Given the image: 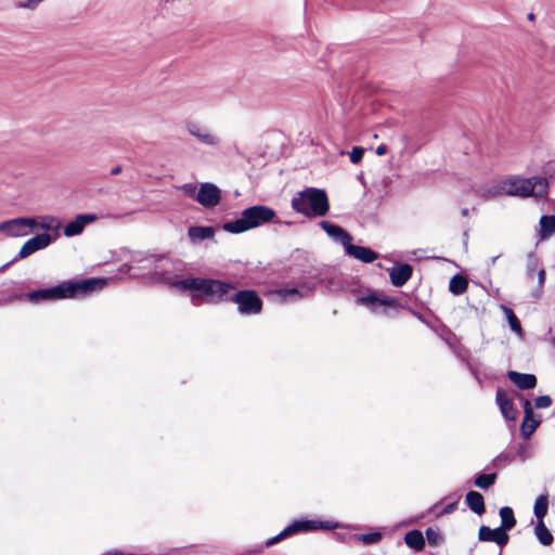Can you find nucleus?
I'll list each match as a JSON object with an SVG mask.
<instances>
[{
    "label": "nucleus",
    "instance_id": "obj_29",
    "mask_svg": "<svg viewBox=\"0 0 555 555\" xmlns=\"http://www.w3.org/2000/svg\"><path fill=\"white\" fill-rule=\"evenodd\" d=\"M533 512L538 520H543L547 514V495L541 494L537 498Z\"/></svg>",
    "mask_w": 555,
    "mask_h": 555
},
{
    "label": "nucleus",
    "instance_id": "obj_14",
    "mask_svg": "<svg viewBox=\"0 0 555 555\" xmlns=\"http://www.w3.org/2000/svg\"><path fill=\"white\" fill-rule=\"evenodd\" d=\"M478 538L480 541L495 542L501 547L506 545L508 542V534L500 527L491 529L488 526H481L479 528Z\"/></svg>",
    "mask_w": 555,
    "mask_h": 555
},
{
    "label": "nucleus",
    "instance_id": "obj_45",
    "mask_svg": "<svg viewBox=\"0 0 555 555\" xmlns=\"http://www.w3.org/2000/svg\"><path fill=\"white\" fill-rule=\"evenodd\" d=\"M461 214H462V216H463V217H467V216L469 215V210H468V208H463V209L461 210Z\"/></svg>",
    "mask_w": 555,
    "mask_h": 555
},
{
    "label": "nucleus",
    "instance_id": "obj_7",
    "mask_svg": "<svg viewBox=\"0 0 555 555\" xmlns=\"http://www.w3.org/2000/svg\"><path fill=\"white\" fill-rule=\"evenodd\" d=\"M331 526L326 521H315V520H297L287 526L283 531H281L275 537L269 539L266 542L267 546H272L273 544L280 542L286 537L295 534L300 531H314L318 529H330Z\"/></svg>",
    "mask_w": 555,
    "mask_h": 555
},
{
    "label": "nucleus",
    "instance_id": "obj_16",
    "mask_svg": "<svg viewBox=\"0 0 555 555\" xmlns=\"http://www.w3.org/2000/svg\"><path fill=\"white\" fill-rule=\"evenodd\" d=\"M320 227L326 232V234L332 237L335 242L340 243L344 248L346 245L351 242L352 237L351 235L345 231L343 228H340L337 224H334L330 221H321Z\"/></svg>",
    "mask_w": 555,
    "mask_h": 555
},
{
    "label": "nucleus",
    "instance_id": "obj_6",
    "mask_svg": "<svg viewBox=\"0 0 555 555\" xmlns=\"http://www.w3.org/2000/svg\"><path fill=\"white\" fill-rule=\"evenodd\" d=\"M229 301L237 305V311L242 315H256L262 311V299L254 289L232 293Z\"/></svg>",
    "mask_w": 555,
    "mask_h": 555
},
{
    "label": "nucleus",
    "instance_id": "obj_40",
    "mask_svg": "<svg viewBox=\"0 0 555 555\" xmlns=\"http://www.w3.org/2000/svg\"><path fill=\"white\" fill-rule=\"evenodd\" d=\"M524 412H525L524 422L528 423V422L534 421L532 418L533 409H532L531 402L529 400L524 401Z\"/></svg>",
    "mask_w": 555,
    "mask_h": 555
},
{
    "label": "nucleus",
    "instance_id": "obj_47",
    "mask_svg": "<svg viewBox=\"0 0 555 555\" xmlns=\"http://www.w3.org/2000/svg\"><path fill=\"white\" fill-rule=\"evenodd\" d=\"M151 258H153L155 262L163 259V257H160V256L159 257L151 256Z\"/></svg>",
    "mask_w": 555,
    "mask_h": 555
},
{
    "label": "nucleus",
    "instance_id": "obj_42",
    "mask_svg": "<svg viewBox=\"0 0 555 555\" xmlns=\"http://www.w3.org/2000/svg\"><path fill=\"white\" fill-rule=\"evenodd\" d=\"M426 535H427V539H428V542L430 544H437L438 542V538H439V534L434 532L433 530H427L426 531Z\"/></svg>",
    "mask_w": 555,
    "mask_h": 555
},
{
    "label": "nucleus",
    "instance_id": "obj_15",
    "mask_svg": "<svg viewBox=\"0 0 555 555\" xmlns=\"http://www.w3.org/2000/svg\"><path fill=\"white\" fill-rule=\"evenodd\" d=\"M345 253L348 256L353 257L354 259H357L363 263H372L373 261H375L378 258L377 253L374 251L373 249H371L369 247L353 245V244H351V242H349L346 245Z\"/></svg>",
    "mask_w": 555,
    "mask_h": 555
},
{
    "label": "nucleus",
    "instance_id": "obj_39",
    "mask_svg": "<svg viewBox=\"0 0 555 555\" xmlns=\"http://www.w3.org/2000/svg\"><path fill=\"white\" fill-rule=\"evenodd\" d=\"M545 276H546L545 270L544 269H540L539 272H538V291L534 294V296L537 298H539L541 293H542V289H543V286H544V283H545Z\"/></svg>",
    "mask_w": 555,
    "mask_h": 555
},
{
    "label": "nucleus",
    "instance_id": "obj_1",
    "mask_svg": "<svg viewBox=\"0 0 555 555\" xmlns=\"http://www.w3.org/2000/svg\"><path fill=\"white\" fill-rule=\"evenodd\" d=\"M176 286L192 291V301L198 305V301H205L210 305L228 302L235 285L229 282L215 279L191 278L178 281Z\"/></svg>",
    "mask_w": 555,
    "mask_h": 555
},
{
    "label": "nucleus",
    "instance_id": "obj_18",
    "mask_svg": "<svg viewBox=\"0 0 555 555\" xmlns=\"http://www.w3.org/2000/svg\"><path fill=\"white\" fill-rule=\"evenodd\" d=\"M495 400L506 420L515 421L517 418V410L514 406L513 401L502 389L496 390Z\"/></svg>",
    "mask_w": 555,
    "mask_h": 555
},
{
    "label": "nucleus",
    "instance_id": "obj_17",
    "mask_svg": "<svg viewBox=\"0 0 555 555\" xmlns=\"http://www.w3.org/2000/svg\"><path fill=\"white\" fill-rule=\"evenodd\" d=\"M413 268L409 263H402L389 269L390 282L393 286H403L412 276Z\"/></svg>",
    "mask_w": 555,
    "mask_h": 555
},
{
    "label": "nucleus",
    "instance_id": "obj_23",
    "mask_svg": "<svg viewBox=\"0 0 555 555\" xmlns=\"http://www.w3.org/2000/svg\"><path fill=\"white\" fill-rule=\"evenodd\" d=\"M358 302L361 305H364L366 307H370L371 309H375L376 305L387 306V307H395L398 305V300L396 298H390V297L379 298L375 295L360 297V298H358Z\"/></svg>",
    "mask_w": 555,
    "mask_h": 555
},
{
    "label": "nucleus",
    "instance_id": "obj_5",
    "mask_svg": "<svg viewBox=\"0 0 555 555\" xmlns=\"http://www.w3.org/2000/svg\"><path fill=\"white\" fill-rule=\"evenodd\" d=\"M501 189L507 195L521 197H544L547 195L548 181L545 177H513L502 182Z\"/></svg>",
    "mask_w": 555,
    "mask_h": 555
},
{
    "label": "nucleus",
    "instance_id": "obj_24",
    "mask_svg": "<svg viewBox=\"0 0 555 555\" xmlns=\"http://www.w3.org/2000/svg\"><path fill=\"white\" fill-rule=\"evenodd\" d=\"M465 501L467 506L477 515H482L486 511L483 496L477 491H468Z\"/></svg>",
    "mask_w": 555,
    "mask_h": 555
},
{
    "label": "nucleus",
    "instance_id": "obj_33",
    "mask_svg": "<svg viewBox=\"0 0 555 555\" xmlns=\"http://www.w3.org/2000/svg\"><path fill=\"white\" fill-rule=\"evenodd\" d=\"M44 0H22L15 2L14 7L16 9H26V10H35L41 2Z\"/></svg>",
    "mask_w": 555,
    "mask_h": 555
},
{
    "label": "nucleus",
    "instance_id": "obj_13",
    "mask_svg": "<svg viewBox=\"0 0 555 555\" xmlns=\"http://www.w3.org/2000/svg\"><path fill=\"white\" fill-rule=\"evenodd\" d=\"M96 219V215L93 214L77 215L74 220L69 221L64 227V235L66 237L79 235L87 224L95 221Z\"/></svg>",
    "mask_w": 555,
    "mask_h": 555
},
{
    "label": "nucleus",
    "instance_id": "obj_41",
    "mask_svg": "<svg viewBox=\"0 0 555 555\" xmlns=\"http://www.w3.org/2000/svg\"><path fill=\"white\" fill-rule=\"evenodd\" d=\"M457 508V502H452V503H449L447 504L442 512L440 513V515H447V514H451L453 513L455 509Z\"/></svg>",
    "mask_w": 555,
    "mask_h": 555
},
{
    "label": "nucleus",
    "instance_id": "obj_21",
    "mask_svg": "<svg viewBox=\"0 0 555 555\" xmlns=\"http://www.w3.org/2000/svg\"><path fill=\"white\" fill-rule=\"evenodd\" d=\"M555 234V215H543L539 220V241H545Z\"/></svg>",
    "mask_w": 555,
    "mask_h": 555
},
{
    "label": "nucleus",
    "instance_id": "obj_35",
    "mask_svg": "<svg viewBox=\"0 0 555 555\" xmlns=\"http://www.w3.org/2000/svg\"><path fill=\"white\" fill-rule=\"evenodd\" d=\"M382 539V533L372 532L359 535V540L364 544H374L377 543Z\"/></svg>",
    "mask_w": 555,
    "mask_h": 555
},
{
    "label": "nucleus",
    "instance_id": "obj_34",
    "mask_svg": "<svg viewBox=\"0 0 555 555\" xmlns=\"http://www.w3.org/2000/svg\"><path fill=\"white\" fill-rule=\"evenodd\" d=\"M538 267V258L534 254L530 253L527 256V274L529 278H533V273Z\"/></svg>",
    "mask_w": 555,
    "mask_h": 555
},
{
    "label": "nucleus",
    "instance_id": "obj_48",
    "mask_svg": "<svg viewBox=\"0 0 555 555\" xmlns=\"http://www.w3.org/2000/svg\"><path fill=\"white\" fill-rule=\"evenodd\" d=\"M533 16H534V15H533L532 13H530V14L528 15L529 20H532V18H533Z\"/></svg>",
    "mask_w": 555,
    "mask_h": 555
},
{
    "label": "nucleus",
    "instance_id": "obj_27",
    "mask_svg": "<svg viewBox=\"0 0 555 555\" xmlns=\"http://www.w3.org/2000/svg\"><path fill=\"white\" fill-rule=\"evenodd\" d=\"M404 542L409 547L415 551H421L425 546L424 537L418 530L409 531L404 537Z\"/></svg>",
    "mask_w": 555,
    "mask_h": 555
},
{
    "label": "nucleus",
    "instance_id": "obj_25",
    "mask_svg": "<svg viewBox=\"0 0 555 555\" xmlns=\"http://www.w3.org/2000/svg\"><path fill=\"white\" fill-rule=\"evenodd\" d=\"M499 515L501 517L500 528L504 532H506L515 527L516 518H515L514 512L511 507H508V506L501 507Z\"/></svg>",
    "mask_w": 555,
    "mask_h": 555
},
{
    "label": "nucleus",
    "instance_id": "obj_28",
    "mask_svg": "<svg viewBox=\"0 0 555 555\" xmlns=\"http://www.w3.org/2000/svg\"><path fill=\"white\" fill-rule=\"evenodd\" d=\"M468 282L463 275L456 274L451 278L449 283V289L454 295H461L466 292Z\"/></svg>",
    "mask_w": 555,
    "mask_h": 555
},
{
    "label": "nucleus",
    "instance_id": "obj_8",
    "mask_svg": "<svg viewBox=\"0 0 555 555\" xmlns=\"http://www.w3.org/2000/svg\"><path fill=\"white\" fill-rule=\"evenodd\" d=\"M52 243V237L48 233L38 234L24 243L18 254L9 262L0 268V272H4L13 262L24 259L34 253L48 247Z\"/></svg>",
    "mask_w": 555,
    "mask_h": 555
},
{
    "label": "nucleus",
    "instance_id": "obj_36",
    "mask_svg": "<svg viewBox=\"0 0 555 555\" xmlns=\"http://www.w3.org/2000/svg\"><path fill=\"white\" fill-rule=\"evenodd\" d=\"M179 189L185 196L196 199V194L198 190L194 183H185L181 185Z\"/></svg>",
    "mask_w": 555,
    "mask_h": 555
},
{
    "label": "nucleus",
    "instance_id": "obj_46",
    "mask_svg": "<svg viewBox=\"0 0 555 555\" xmlns=\"http://www.w3.org/2000/svg\"><path fill=\"white\" fill-rule=\"evenodd\" d=\"M498 258H499V256H495V257H492V258L490 259V262H491V264H492V266L495 263V261H496V259H498Z\"/></svg>",
    "mask_w": 555,
    "mask_h": 555
},
{
    "label": "nucleus",
    "instance_id": "obj_32",
    "mask_svg": "<svg viewBox=\"0 0 555 555\" xmlns=\"http://www.w3.org/2000/svg\"><path fill=\"white\" fill-rule=\"evenodd\" d=\"M539 424H540L539 421H531L528 423L522 422L521 428H520L522 437L525 439H528L533 434V431L537 429Z\"/></svg>",
    "mask_w": 555,
    "mask_h": 555
},
{
    "label": "nucleus",
    "instance_id": "obj_3",
    "mask_svg": "<svg viewBox=\"0 0 555 555\" xmlns=\"http://www.w3.org/2000/svg\"><path fill=\"white\" fill-rule=\"evenodd\" d=\"M292 208L307 217H324L330 210V202L325 190L306 188L298 192L291 202Z\"/></svg>",
    "mask_w": 555,
    "mask_h": 555
},
{
    "label": "nucleus",
    "instance_id": "obj_43",
    "mask_svg": "<svg viewBox=\"0 0 555 555\" xmlns=\"http://www.w3.org/2000/svg\"><path fill=\"white\" fill-rule=\"evenodd\" d=\"M387 153V146L382 144L379 146H377L376 149V154L382 156V155H385Z\"/></svg>",
    "mask_w": 555,
    "mask_h": 555
},
{
    "label": "nucleus",
    "instance_id": "obj_12",
    "mask_svg": "<svg viewBox=\"0 0 555 555\" xmlns=\"http://www.w3.org/2000/svg\"><path fill=\"white\" fill-rule=\"evenodd\" d=\"M315 282H304L298 287H285L276 291L278 296L283 300H298L313 294Z\"/></svg>",
    "mask_w": 555,
    "mask_h": 555
},
{
    "label": "nucleus",
    "instance_id": "obj_2",
    "mask_svg": "<svg viewBox=\"0 0 555 555\" xmlns=\"http://www.w3.org/2000/svg\"><path fill=\"white\" fill-rule=\"evenodd\" d=\"M104 279H86L76 282H62L56 286L29 292L26 297L30 302L55 301L65 298H74L78 295H87L105 285Z\"/></svg>",
    "mask_w": 555,
    "mask_h": 555
},
{
    "label": "nucleus",
    "instance_id": "obj_4",
    "mask_svg": "<svg viewBox=\"0 0 555 555\" xmlns=\"http://www.w3.org/2000/svg\"><path fill=\"white\" fill-rule=\"evenodd\" d=\"M274 217L275 211L272 208L256 205L244 209L241 214V218L224 222L222 229L225 232L238 234L264 223L272 222Z\"/></svg>",
    "mask_w": 555,
    "mask_h": 555
},
{
    "label": "nucleus",
    "instance_id": "obj_44",
    "mask_svg": "<svg viewBox=\"0 0 555 555\" xmlns=\"http://www.w3.org/2000/svg\"><path fill=\"white\" fill-rule=\"evenodd\" d=\"M122 172V167L120 165H117L112 168L111 176H117Z\"/></svg>",
    "mask_w": 555,
    "mask_h": 555
},
{
    "label": "nucleus",
    "instance_id": "obj_37",
    "mask_svg": "<svg viewBox=\"0 0 555 555\" xmlns=\"http://www.w3.org/2000/svg\"><path fill=\"white\" fill-rule=\"evenodd\" d=\"M364 154V150L360 146H353L352 151L350 152V162L352 164H358L361 162Z\"/></svg>",
    "mask_w": 555,
    "mask_h": 555
},
{
    "label": "nucleus",
    "instance_id": "obj_19",
    "mask_svg": "<svg viewBox=\"0 0 555 555\" xmlns=\"http://www.w3.org/2000/svg\"><path fill=\"white\" fill-rule=\"evenodd\" d=\"M507 377L521 390L533 389L537 386V377L533 374L509 371Z\"/></svg>",
    "mask_w": 555,
    "mask_h": 555
},
{
    "label": "nucleus",
    "instance_id": "obj_10",
    "mask_svg": "<svg viewBox=\"0 0 555 555\" xmlns=\"http://www.w3.org/2000/svg\"><path fill=\"white\" fill-rule=\"evenodd\" d=\"M185 130L191 137L206 146L215 147L220 143V138L216 133L195 121H188L185 124Z\"/></svg>",
    "mask_w": 555,
    "mask_h": 555
},
{
    "label": "nucleus",
    "instance_id": "obj_9",
    "mask_svg": "<svg viewBox=\"0 0 555 555\" xmlns=\"http://www.w3.org/2000/svg\"><path fill=\"white\" fill-rule=\"evenodd\" d=\"M31 223L34 221L26 217L10 219L0 223V232L10 237L26 236L30 232Z\"/></svg>",
    "mask_w": 555,
    "mask_h": 555
},
{
    "label": "nucleus",
    "instance_id": "obj_20",
    "mask_svg": "<svg viewBox=\"0 0 555 555\" xmlns=\"http://www.w3.org/2000/svg\"><path fill=\"white\" fill-rule=\"evenodd\" d=\"M30 220L34 221V223L29 224L30 231L39 229L44 231L57 232L62 227L60 219L52 216H40L37 218H30Z\"/></svg>",
    "mask_w": 555,
    "mask_h": 555
},
{
    "label": "nucleus",
    "instance_id": "obj_22",
    "mask_svg": "<svg viewBox=\"0 0 555 555\" xmlns=\"http://www.w3.org/2000/svg\"><path fill=\"white\" fill-rule=\"evenodd\" d=\"M188 235L193 244H197L205 240H211L215 235L212 227L193 225L188 230Z\"/></svg>",
    "mask_w": 555,
    "mask_h": 555
},
{
    "label": "nucleus",
    "instance_id": "obj_26",
    "mask_svg": "<svg viewBox=\"0 0 555 555\" xmlns=\"http://www.w3.org/2000/svg\"><path fill=\"white\" fill-rule=\"evenodd\" d=\"M534 534L539 542L544 546L551 545L554 540L553 534L545 526L544 520H538L534 527Z\"/></svg>",
    "mask_w": 555,
    "mask_h": 555
},
{
    "label": "nucleus",
    "instance_id": "obj_31",
    "mask_svg": "<svg viewBox=\"0 0 555 555\" xmlns=\"http://www.w3.org/2000/svg\"><path fill=\"white\" fill-rule=\"evenodd\" d=\"M503 311L506 315L511 330L520 335L522 332L521 324L514 311L507 307H503Z\"/></svg>",
    "mask_w": 555,
    "mask_h": 555
},
{
    "label": "nucleus",
    "instance_id": "obj_11",
    "mask_svg": "<svg viewBox=\"0 0 555 555\" xmlns=\"http://www.w3.org/2000/svg\"><path fill=\"white\" fill-rule=\"evenodd\" d=\"M196 201L206 208L215 207L221 201V191L214 183H202L196 194Z\"/></svg>",
    "mask_w": 555,
    "mask_h": 555
},
{
    "label": "nucleus",
    "instance_id": "obj_30",
    "mask_svg": "<svg viewBox=\"0 0 555 555\" xmlns=\"http://www.w3.org/2000/svg\"><path fill=\"white\" fill-rule=\"evenodd\" d=\"M496 480V474H479L475 477L474 483L480 489L490 488Z\"/></svg>",
    "mask_w": 555,
    "mask_h": 555
},
{
    "label": "nucleus",
    "instance_id": "obj_38",
    "mask_svg": "<svg viewBox=\"0 0 555 555\" xmlns=\"http://www.w3.org/2000/svg\"><path fill=\"white\" fill-rule=\"evenodd\" d=\"M538 409H546L552 404V398L550 396H540L534 402Z\"/></svg>",
    "mask_w": 555,
    "mask_h": 555
}]
</instances>
